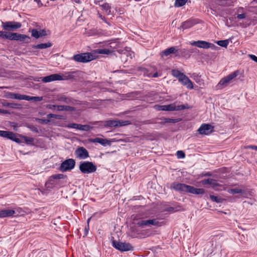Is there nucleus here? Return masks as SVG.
<instances>
[{
  "instance_id": "f257e3e1",
  "label": "nucleus",
  "mask_w": 257,
  "mask_h": 257,
  "mask_svg": "<svg viewBox=\"0 0 257 257\" xmlns=\"http://www.w3.org/2000/svg\"><path fill=\"white\" fill-rule=\"evenodd\" d=\"M171 188L176 191L188 192L196 195L204 194L205 192L203 188H196L190 185L176 182L171 184Z\"/></svg>"
},
{
  "instance_id": "69168bd1",
  "label": "nucleus",
  "mask_w": 257,
  "mask_h": 257,
  "mask_svg": "<svg viewBox=\"0 0 257 257\" xmlns=\"http://www.w3.org/2000/svg\"><path fill=\"white\" fill-rule=\"evenodd\" d=\"M41 77H35L34 79V80L35 81H40L41 80Z\"/></svg>"
},
{
  "instance_id": "4d7b16f0",
  "label": "nucleus",
  "mask_w": 257,
  "mask_h": 257,
  "mask_svg": "<svg viewBox=\"0 0 257 257\" xmlns=\"http://www.w3.org/2000/svg\"><path fill=\"white\" fill-rule=\"evenodd\" d=\"M211 48L212 50H217L219 49V48L216 46H215L214 44L209 43L208 45V49Z\"/></svg>"
},
{
  "instance_id": "864d4df0",
  "label": "nucleus",
  "mask_w": 257,
  "mask_h": 257,
  "mask_svg": "<svg viewBox=\"0 0 257 257\" xmlns=\"http://www.w3.org/2000/svg\"><path fill=\"white\" fill-rule=\"evenodd\" d=\"M79 126L80 124L70 123L67 125V127L68 128H73L79 130Z\"/></svg>"
},
{
  "instance_id": "8fccbe9b",
  "label": "nucleus",
  "mask_w": 257,
  "mask_h": 257,
  "mask_svg": "<svg viewBox=\"0 0 257 257\" xmlns=\"http://www.w3.org/2000/svg\"><path fill=\"white\" fill-rule=\"evenodd\" d=\"M54 179H63L66 178V176L62 174H56L51 177Z\"/></svg>"
},
{
  "instance_id": "6e6d98bb",
  "label": "nucleus",
  "mask_w": 257,
  "mask_h": 257,
  "mask_svg": "<svg viewBox=\"0 0 257 257\" xmlns=\"http://www.w3.org/2000/svg\"><path fill=\"white\" fill-rule=\"evenodd\" d=\"M176 155L178 158H184L185 157V153L182 151H177Z\"/></svg>"
},
{
  "instance_id": "338daca9",
  "label": "nucleus",
  "mask_w": 257,
  "mask_h": 257,
  "mask_svg": "<svg viewBox=\"0 0 257 257\" xmlns=\"http://www.w3.org/2000/svg\"><path fill=\"white\" fill-rule=\"evenodd\" d=\"M212 175L211 173H210V172H208V173H206L204 176H211Z\"/></svg>"
},
{
  "instance_id": "c03bdc74",
  "label": "nucleus",
  "mask_w": 257,
  "mask_h": 257,
  "mask_svg": "<svg viewBox=\"0 0 257 257\" xmlns=\"http://www.w3.org/2000/svg\"><path fill=\"white\" fill-rule=\"evenodd\" d=\"M228 192L232 194H241L244 192V191L240 189L233 188L231 189L228 191Z\"/></svg>"
},
{
  "instance_id": "7c9ffc66",
  "label": "nucleus",
  "mask_w": 257,
  "mask_h": 257,
  "mask_svg": "<svg viewBox=\"0 0 257 257\" xmlns=\"http://www.w3.org/2000/svg\"><path fill=\"white\" fill-rule=\"evenodd\" d=\"M189 108V105L187 104L178 105H176L174 104H172V111L181 110L185 109H188Z\"/></svg>"
},
{
  "instance_id": "a18cd8bd",
  "label": "nucleus",
  "mask_w": 257,
  "mask_h": 257,
  "mask_svg": "<svg viewBox=\"0 0 257 257\" xmlns=\"http://www.w3.org/2000/svg\"><path fill=\"white\" fill-rule=\"evenodd\" d=\"M172 74L174 77L178 78V79L182 76V75H183L184 73L181 72L180 71L178 70H172Z\"/></svg>"
},
{
  "instance_id": "37998d69",
  "label": "nucleus",
  "mask_w": 257,
  "mask_h": 257,
  "mask_svg": "<svg viewBox=\"0 0 257 257\" xmlns=\"http://www.w3.org/2000/svg\"><path fill=\"white\" fill-rule=\"evenodd\" d=\"M47 117L49 119L51 118H54L58 119H63V116L59 114H55L52 113H49L47 115Z\"/></svg>"
},
{
  "instance_id": "1a4fd4ad",
  "label": "nucleus",
  "mask_w": 257,
  "mask_h": 257,
  "mask_svg": "<svg viewBox=\"0 0 257 257\" xmlns=\"http://www.w3.org/2000/svg\"><path fill=\"white\" fill-rule=\"evenodd\" d=\"M137 224L141 227H143L144 226H150L151 225L161 226L162 225V222H160L157 218H154L148 220H141L137 223Z\"/></svg>"
},
{
  "instance_id": "c9c22d12",
  "label": "nucleus",
  "mask_w": 257,
  "mask_h": 257,
  "mask_svg": "<svg viewBox=\"0 0 257 257\" xmlns=\"http://www.w3.org/2000/svg\"><path fill=\"white\" fill-rule=\"evenodd\" d=\"M97 54H110L112 53V51L108 49H99L95 50Z\"/></svg>"
},
{
  "instance_id": "39448f33",
  "label": "nucleus",
  "mask_w": 257,
  "mask_h": 257,
  "mask_svg": "<svg viewBox=\"0 0 257 257\" xmlns=\"http://www.w3.org/2000/svg\"><path fill=\"white\" fill-rule=\"evenodd\" d=\"M79 169L83 174H90L95 172L97 167L92 162L83 161L80 163Z\"/></svg>"
},
{
  "instance_id": "9b49d317",
  "label": "nucleus",
  "mask_w": 257,
  "mask_h": 257,
  "mask_svg": "<svg viewBox=\"0 0 257 257\" xmlns=\"http://www.w3.org/2000/svg\"><path fill=\"white\" fill-rule=\"evenodd\" d=\"M76 157L80 160H84L89 157L88 151L84 147H78L75 151Z\"/></svg>"
},
{
  "instance_id": "f3484780",
  "label": "nucleus",
  "mask_w": 257,
  "mask_h": 257,
  "mask_svg": "<svg viewBox=\"0 0 257 257\" xmlns=\"http://www.w3.org/2000/svg\"><path fill=\"white\" fill-rule=\"evenodd\" d=\"M173 54L175 57H179V48L178 47H171L162 52V56H168Z\"/></svg>"
},
{
  "instance_id": "cd10ccee",
  "label": "nucleus",
  "mask_w": 257,
  "mask_h": 257,
  "mask_svg": "<svg viewBox=\"0 0 257 257\" xmlns=\"http://www.w3.org/2000/svg\"><path fill=\"white\" fill-rule=\"evenodd\" d=\"M52 46V44L50 42L47 43H41L38 45H33L32 48L34 49H44L47 48H49Z\"/></svg>"
},
{
  "instance_id": "412c9836",
  "label": "nucleus",
  "mask_w": 257,
  "mask_h": 257,
  "mask_svg": "<svg viewBox=\"0 0 257 257\" xmlns=\"http://www.w3.org/2000/svg\"><path fill=\"white\" fill-rule=\"evenodd\" d=\"M57 100L58 101L64 102L68 104H75L76 101V100L73 99L72 98L66 97L64 95L58 96L57 98Z\"/></svg>"
},
{
  "instance_id": "2f4dec72",
  "label": "nucleus",
  "mask_w": 257,
  "mask_h": 257,
  "mask_svg": "<svg viewBox=\"0 0 257 257\" xmlns=\"http://www.w3.org/2000/svg\"><path fill=\"white\" fill-rule=\"evenodd\" d=\"M102 10L104 11L107 15H110L111 14L110 5L107 3H103L102 5L101 6Z\"/></svg>"
},
{
  "instance_id": "09e8293b",
  "label": "nucleus",
  "mask_w": 257,
  "mask_h": 257,
  "mask_svg": "<svg viewBox=\"0 0 257 257\" xmlns=\"http://www.w3.org/2000/svg\"><path fill=\"white\" fill-rule=\"evenodd\" d=\"M233 0H222L221 5L225 6H230L233 5Z\"/></svg>"
},
{
  "instance_id": "b1692460",
  "label": "nucleus",
  "mask_w": 257,
  "mask_h": 257,
  "mask_svg": "<svg viewBox=\"0 0 257 257\" xmlns=\"http://www.w3.org/2000/svg\"><path fill=\"white\" fill-rule=\"evenodd\" d=\"M31 33L32 36L36 39L47 35L46 31L44 29L40 31H38L36 29H33Z\"/></svg>"
},
{
  "instance_id": "603ef678",
  "label": "nucleus",
  "mask_w": 257,
  "mask_h": 257,
  "mask_svg": "<svg viewBox=\"0 0 257 257\" xmlns=\"http://www.w3.org/2000/svg\"><path fill=\"white\" fill-rule=\"evenodd\" d=\"M212 180H213V179L209 178V179H204V180H202L201 182L202 184L203 185H207V184L211 185Z\"/></svg>"
},
{
  "instance_id": "f8f14e48",
  "label": "nucleus",
  "mask_w": 257,
  "mask_h": 257,
  "mask_svg": "<svg viewBox=\"0 0 257 257\" xmlns=\"http://www.w3.org/2000/svg\"><path fill=\"white\" fill-rule=\"evenodd\" d=\"M48 107L51 109H57L58 111H75L76 108L73 106L64 105H49Z\"/></svg>"
},
{
  "instance_id": "4468645a",
  "label": "nucleus",
  "mask_w": 257,
  "mask_h": 257,
  "mask_svg": "<svg viewBox=\"0 0 257 257\" xmlns=\"http://www.w3.org/2000/svg\"><path fill=\"white\" fill-rule=\"evenodd\" d=\"M109 45L110 47L112 49V50H111L112 52L114 51H117L120 54H125V52L127 51L126 49H121L122 43L118 41L111 42L110 43Z\"/></svg>"
},
{
  "instance_id": "a211bd4d",
  "label": "nucleus",
  "mask_w": 257,
  "mask_h": 257,
  "mask_svg": "<svg viewBox=\"0 0 257 257\" xmlns=\"http://www.w3.org/2000/svg\"><path fill=\"white\" fill-rule=\"evenodd\" d=\"M179 81L188 88L193 89V85L192 81L184 74L178 79Z\"/></svg>"
},
{
  "instance_id": "a878e982",
  "label": "nucleus",
  "mask_w": 257,
  "mask_h": 257,
  "mask_svg": "<svg viewBox=\"0 0 257 257\" xmlns=\"http://www.w3.org/2000/svg\"><path fill=\"white\" fill-rule=\"evenodd\" d=\"M157 120H161V121H156L155 123H159L161 124H164L165 123H176L179 121L178 119H172L169 118H158L157 119ZM152 123L153 122H152Z\"/></svg>"
},
{
  "instance_id": "58836bf2",
  "label": "nucleus",
  "mask_w": 257,
  "mask_h": 257,
  "mask_svg": "<svg viewBox=\"0 0 257 257\" xmlns=\"http://www.w3.org/2000/svg\"><path fill=\"white\" fill-rule=\"evenodd\" d=\"M210 186H211V188L212 189H213L214 190H215L216 191L219 190L218 187L222 186L221 185H220V184L218 183L217 182V181L215 180H214V179H213L212 182Z\"/></svg>"
},
{
  "instance_id": "423d86ee",
  "label": "nucleus",
  "mask_w": 257,
  "mask_h": 257,
  "mask_svg": "<svg viewBox=\"0 0 257 257\" xmlns=\"http://www.w3.org/2000/svg\"><path fill=\"white\" fill-rule=\"evenodd\" d=\"M111 240L112 246L120 251H127L133 249V247L129 243L117 241L114 239L113 237H111Z\"/></svg>"
},
{
  "instance_id": "c756f323",
  "label": "nucleus",
  "mask_w": 257,
  "mask_h": 257,
  "mask_svg": "<svg viewBox=\"0 0 257 257\" xmlns=\"http://www.w3.org/2000/svg\"><path fill=\"white\" fill-rule=\"evenodd\" d=\"M155 107L159 110L172 111V104L164 105H156Z\"/></svg>"
},
{
  "instance_id": "ddd939ff",
  "label": "nucleus",
  "mask_w": 257,
  "mask_h": 257,
  "mask_svg": "<svg viewBox=\"0 0 257 257\" xmlns=\"http://www.w3.org/2000/svg\"><path fill=\"white\" fill-rule=\"evenodd\" d=\"M214 127L209 124H203L198 129L197 131L200 135H208L213 131Z\"/></svg>"
},
{
  "instance_id": "9d476101",
  "label": "nucleus",
  "mask_w": 257,
  "mask_h": 257,
  "mask_svg": "<svg viewBox=\"0 0 257 257\" xmlns=\"http://www.w3.org/2000/svg\"><path fill=\"white\" fill-rule=\"evenodd\" d=\"M0 137L12 140L17 143H21V140L17 137L15 134L12 132L0 131Z\"/></svg>"
},
{
  "instance_id": "72a5a7b5",
  "label": "nucleus",
  "mask_w": 257,
  "mask_h": 257,
  "mask_svg": "<svg viewBox=\"0 0 257 257\" xmlns=\"http://www.w3.org/2000/svg\"><path fill=\"white\" fill-rule=\"evenodd\" d=\"M23 141L21 143L25 142L28 145H33L34 139L33 138L28 137L26 136H21Z\"/></svg>"
},
{
  "instance_id": "3c124183",
  "label": "nucleus",
  "mask_w": 257,
  "mask_h": 257,
  "mask_svg": "<svg viewBox=\"0 0 257 257\" xmlns=\"http://www.w3.org/2000/svg\"><path fill=\"white\" fill-rule=\"evenodd\" d=\"M35 120H36V121H37L42 124H48L50 122V120L48 118L46 119L36 118L35 119Z\"/></svg>"
},
{
  "instance_id": "6e6552de",
  "label": "nucleus",
  "mask_w": 257,
  "mask_h": 257,
  "mask_svg": "<svg viewBox=\"0 0 257 257\" xmlns=\"http://www.w3.org/2000/svg\"><path fill=\"white\" fill-rule=\"evenodd\" d=\"M75 165V161L73 159H68L63 161L59 167V170L62 172L73 169Z\"/></svg>"
},
{
  "instance_id": "bb28decb",
  "label": "nucleus",
  "mask_w": 257,
  "mask_h": 257,
  "mask_svg": "<svg viewBox=\"0 0 257 257\" xmlns=\"http://www.w3.org/2000/svg\"><path fill=\"white\" fill-rule=\"evenodd\" d=\"M193 52V51L192 50H188L186 49H179V57L182 56L186 58H189L191 54Z\"/></svg>"
},
{
  "instance_id": "ea45409f",
  "label": "nucleus",
  "mask_w": 257,
  "mask_h": 257,
  "mask_svg": "<svg viewBox=\"0 0 257 257\" xmlns=\"http://www.w3.org/2000/svg\"><path fill=\"white\" fill-rule=\"evenodd\" d=\"M209 197L212 201L216 203H222L223 201V199L222 198L218 197L214 195H210Z\"/></svg>"
},
{
  "instance_id": "680f3d73",
  "label": "nucleus",
  "mask_w": 257,
  "mask_h": 257,
  "mask_svg": "<svg viewBox=\"0 0 257 257\" xmlns=\"http://www.w3.org/2000/svg\"><path fill=\"white\" fill-rule=\"evenodd\" d=\"M243 11H244V9L242 8V7H239L237 10V14H241V13H243Z\"/></svg>"
},
{
  "instance_id": "aec40b11",
  "label": "nucleus",
  "mask_w": 257,
  "mask_h": 257,
  "mask_svg": "<svg viewBox=\"0 0 257 257\" xmlns=\"http://www.w3.org/2000/svg\"><path fill=\"white\" fill-rule=\"evenodd\" d=\"M1 218L11 217L13 216H18L17 211L12 209H5L1 210Z\"/></svg>"
},
{
  "instance_id": "393cba45",
  "label": "nucleus",
  "mask_w": 257,
  "mask_h": 257,
  "mask_svg": "<svg viewBox=\"0 0 257 257\" xmlns=\"http://www.w3.org/2000/svg\"><path fill=\"white\" fill-rule=\"evenodd\" d=\"M2 104L3 106L10 107L13 109L22 108V105L20 104L16 103L8 102L5 100H4L2 102Z\"/></svg>"
},
{
  "instance_id": "5701e85b",
  "label": "nucleus",
  "mask_w": 257,
  "mask_h": 257,
  "mask_svg": "<svg viewBox=\"0 0 257 257\" xmlns=\"http://www.w3.org/2000/svg\"><path fill=\"white\" fill-rule=\"evenodd\" d=\"M196 23L193 20H188L182 23L179 29L185 30L192 27Z\"/></svg>"
},
{
  "instance_id": "49530a36",
  "label": "nucleus",
  "mask_w": 257,
  "mask_h": 257,
  "mask_svg": "<svg viewBox=\"0 0 257 257\" xmlns=\"http://www.w3.org/2000/svg\"><path fill=\"white\" fill-rule=\"evenodd\" d=\"M163 212H168L169 213H174L175 212L174 210V208L173 206H169L166 205L164 207V208L162 209Z\"/></svg>"
},
{
  "instance_id": "e2e57ef3",
  "label": "nucleus",
  "mask_w": 257,
  "mask_h": 257,
  "mask_svg": "<svg viewBox=\"0 0 257 257\" xmlns=\"http://www.w3.org/2000/svg\"><path fill=\"white\" fill-rule=\"evenodd\" d=\"M254 3H255V4H257V0H253V1L250 2V3L249 4V6H250L249 7H253V5Z\"/></svg>"
},
{
  "instance_id": "79ce46f5",
  "label": "nucleus",
  "mask_w": 257,
  "mask_h": 257,
  "mask_svg": "<svg viewBox=\"0 0 257 257\" xmlns=\"http://www.w3.org/2000/svg\"><path fill=\"white\" fill-rule=\"evenodd\" d=\"M187 0H176L174 6L175 7H181L185 5Z\"/></svg>"
},
{
  "instance_id": "c85d7f7f",
  "label": "nucleus",
  "mask_w": 257,
  "mask_h": 257,
  "mask_svg": "<svg viewBox=\"0 0 257 257\" xmlns=\"http://www.w3.org/2000/svg\"><path fill=\"white\" fill-rule=\"evenodd\" d=\"M230 83H231V82H230L226 77H224L220 80L217 84V87L219 88H223L227 86V85Z\"/></svg>"
},
{
  "instance_id": "6ab92c4d",
  "label": "nucleus",
  "mask_w": 257,
  "mask_h": 257,
  "mask_svg": "<svg viewBox=\"0 0 257 257\" xmlns=\"http://www.w3.org/2000/svg\"><path fill=\"white\" fill-rule=\"evenodd\" d=\"M4 97L7 98L24 100L25 95L7 92L5 93Z\"/></svg>"
},
{
  "instance_id": "0e129e2a",
  "label": "nucleus",
  "mask_w": 257,
  "mask_h": 257,
  "mask_svg": "<svg viewBox=\"0 0 257 257\" xmlns=\"http://www.w3.org/2000/svg\"><path fill=\"white\" fill-rule=\"evenodd\" d=\"M2 113H4V114H8V113H10L9 111L7 110H5V109H2V112H1Z\"/></svg>"
},
{
  "instance_id": "de8ad7c7",
  "label": "nucleus",
  "mask_w": 257,
  "mask_h": 257,
  "mask_svg": "<svg viewBox=\"0 0 257 257\" xmlns=\"http://www.w3.org/2000/svg\"><path fill=\"white\" fill-rule=\"evenodd\" d=\"M175 212L184 211V209L178 203H175L173 205Z\"/></svg>"
},
{
  "instance_id": "f03ea898",
  "label": "nucleus",
  "mask_w": 257,
  "mask_h": 257,
  "mask_svg": "<svg viewBox=\"0 0 257 257\" xmlns=\"http://www.w3.org/2000/svg\"><path fill=\"white\" fill-rule=\"evenodd\" d=\"M90 123L92 125H98V127H118L128 125L131 123L129 120H107L104 121H93L91 122Z\"/></svg>"
},
{
  "instance_id": "f704fd0d",
  "label": "nucleus",
  "mask_w": 257,
  "mask_h": 257,
  "mask_svg": "<svg viewBox=\"0 0 257 257\" xmlns=\"http://www.w3.org/2000/svg\"><path fill=\"white\" fill-rule=\"evenodd\" d=\"M76 73V72L73 71V72H68L65 74V75L63 76V79L62 80H66V79H72L75 77V74Z\"/></svg>"
},
{
  "instance_id": "2eb2a0df",
  "label": "nucleus",
  "mask_w": 257,
  "mask_h": 257,
  "mask_svg": "<svg viewBox=\"0 0 257 257\" xmlns=\"http://www.w3.org/2000/svg\"><path fill=\"white\" fill-rule=\"evenodd\" d=\"M90 143H98L103 146H110L111 143L114 142L112 140H107L106 139H102L100 138H96L94 139H89L88 140Z\"/></svg>"
},
{
  "instance_id": "4be33fe9",
  "label": "nucleus",
  "mask_w": 257,
  "mask_h": 257,
  "mask_svg": "<svg viewBox=\"0 0 257 257\" xmlns=\"http://www.w3.org/2000/svg\"><path fill=\"white\" fill-rule=\"evenodd\" d=\"M190 44L192 46H195L200 48L208 49L209 42L205 41L199 40L197 41L191 42Z\"/></svg>"
},
{
  "instance_id": "0eeeda50",
  "label": "nucleus",
  "mask_w": 257,
  "mask_h": 257,
  "mask_svg": "<svg viewBox=\"0 0 257 257\" xmlns=\"http://www.w3.org/2000/svg\"><path fill=\"white\" fill-rule=\"evenodd\" d=\"M95 59V56L90 53H84L73 56V59L76 62L87 63Z\"/></svg>"
},
{
  "instance_id": "a19ab883",
  "label": "nucleus",
  "mask_w": 257,
  "mask_h": 257,
  "mask_svg": "<svg viewBox=\"0 0 257 257\" xmlns=\"http://www.w3.org/2000/svg\"><path fill=\"white\" fill-rule=\"evenodd\" d=\"M216 43L221 47L226 48L229 44V41L228 40H220L216 41Z\"/></svg>"
},
{
  "instance_id": "473e14b6",
  "label": "nucleus",
  "mask_w": 257,
  "mask_h": 257,
  "mask_svg": "<svg viewBox=\"0 0 257 257\" xmlns=\"http://www.w3.org/2000/svg\"><path fill=\"white\" fill-rule=\"evenodd\" d=\"M43 99L42 97L31 96L25 95L24 100L28 101H40Z\"/></svg>"
},
{
  "instance_id": "774afa93",
  "label": "nucleus",
  "mask_w": 257,
  "mask_h": 257,
  "mask_svg": "<svg viewBox=\"0 0 257 257\" xmlns=\"http://www.w3.org/2000/svg\"><path fill=\"white\" fill-rule=\"evenodd\" d=\"M32 130L33 131H35V132H37V131H37V128H36V127H33L32 128Z\"/></svg>"
},
{
  "instance_id": "052dcab7",
  "label": "nucleus",
  "mask_w": 257,
  "mask_h": 257,
  "mask_svg": "<svg viewBox=\"0 0 257 257\" xmlns=\"http://www.w3.org/2000/svg\"><path fill=\"white\" fill-rule=\"evenodd\" d=\"M248 56L252 60L257 63V57L252 54H249Z\"/></svg>"
},
{
  "instance_id": "e433bc0d",
  "label": "nucleus",
  "mask_w": 257,
  "mask_h": 257,
  "mask_svg": "<svg viewBox=\"0 0 257 257\" xmlns=\"http://www.w3.org/2000/svg\"><path fill=\"white\" fill-rule=\"evenodd\" d=\"M238 75V72L237 71H235L231 74H229L227 76H226V78L230 81V82H232V80Z\"/></svg>"
},
{
  "instance_id": "dca6fc26",
  "label": "nucleus",
  "mask_w": 257,
  "mask_h": 257,
  "mask_svg": "<svg viewBox=\"0 0 257 257\" xmlns=\"http://www.w3.org/2000/svg\"><path fill=\"white\" fill-rule=\"evenodd\" d=\"M41 79L42 81L47 83L56 80H61L63 79V78L59 74H54L45 77H41Z\"/></svg>"
},
{
  "instance_id": "bf43d9fd",
  "label": "nucleus",
  "mask_w": 257,
  "mask_h": 257,
  "mask_svg": "<svg viewBox=\"0 0 257 257\" xmlns=\"http://www.w3.org/2000/svg\"><path fill=\"white\" fill-rule=\"evenodd\" d=\"M94 3L96 5H98L100 7H101V6L102 5L103 2V1L102 0H95L94 1Z\"/></svg>"
},
{
  "instance_id": "4c0bfd02",
  "label": "nucleus",
  "mask_w": 257,
  "mask_h": 257,
  "mask_svg": "<svg viewBox=\"0 0 257 257\" xmlns=\"http://www.w3.org/2000/svg\"><path fill=\"white\" fill-rule=\"evenodd\" d=\"M93 128V126L90 125H82L80 124L79 130L84 131H89Z\"/></svg>"
},
{
  "instance_id": "13d9d810",
  "label": "nucleus",
  "mask_w": 257,
  "mask_h": 257,
  "mask_svg": "<svg viewBox=\"0 0 257 257\" xmlns=\"http://www.w3.org/2000/svg\"><path fill=\"white\" fill-rule=\"evenodd\" d=\"M244 148L245 149H251L252 150H255L257 151V146L254 145H249V146H246L244 147Z\"/></svg>"
},
{
  "instance_id": "20e7f679",
  "label": "nucleus",
  "mask_w": 257,
  "mask_h": 257,
  "mask_svg": "<svg viewBox=\"0 0 257 257\" xmlns=\"http://www.w3.org/2000/svg\"><path fill=\"white\" fill-rule=\"evenodd\" d=\"M3 37L11 41H19L20 42L29 43L30 42V37L24 34L19 33H2Z\"/></svg>"
},
{
  "instance_id": "7ed1b4c3",
  "label": "nucleus",
  "mask_w": 257,
  "mask_h": 257,
  "mask_svg": "<svg viewBox=\"0 0 257 257\" xmlns=\"http://www.w3.org/2000/svg\"><path fill=\"white\" fill-rule=\"evenodd\" d=\"M22 27V24L16 21H2V28L4 31H0V38L7 39L5 37H3L2 33H13L11 31H16Z\"/></svg>"
},
{
  "instance_id": "5fc2aeb1",
  "label": "nucleus",
  "mask_w": 257,
  "mask_h": 257,
  "mask_svg": "<svg viewBox=\"0 0 257 257\" xmlns=\"http://www.w3.org/2000/svg\"><path fill=\"white\" fill-rule=\"evenodd\" d=\"M247 17L246 13L237 14L236 18L238 20H242L245 19Z\"/></svg>"
}]
</instances>
